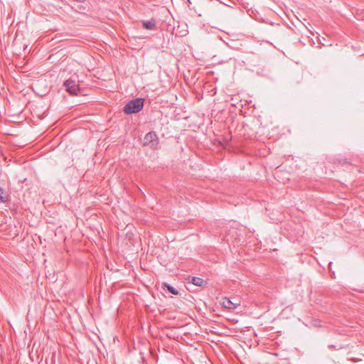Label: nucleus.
<instances>
[{"mask_svg": "<svg viewBox=\"0 0 364 364\" xmlns=\"http://www.w3.org/2000/svg\"><path fill=\"white\" fill-rule=\"evenodd\" d=\"M144 107V99L136 98L127 102L124 107L125 114L137 113L142 109Z\"/></svg>", "mask_w": 364, "mask_h": 364, "instance_id": "1", "label": "nucleus"}, {"mask_svg": "<svg viewBox=\"0 0 364 364\" xmlns=\"http://www.w3.org/2000/svg\"><path fill=\"white\" fill-rule=\"evenodd\" d=\"M220 304L224 308L233 310L240 305V301L235 297L232 299L223 297Z\"/></svg>", "mask_w": 364, "mask_h": 364, "instance_id": "2", "label": "nucleus"}, {"mask_svg": "<svg viewBox=\"0 0 364 364\" xmlns=\"http://www.w3.org/2000/svg\"><path fill=\"white\" fill-rule=\"evenodd\" d=\"M64 86L68 92L72 95H77L80 90L79 85L72 79H68L64 82Z\"/></svg>", "mask_w": 364, "mask_h": 364, "instance_id": "3", "label": "nucleus"}, {"mask_svg": "<svg viewBox=\"0 0 364 364\" xmlns=\"http://www.w3.org/2000/svg\"><path fill=\"white\" fill-rule=\"evenodd\" d=\"M157 136L155 132H150L147 133L144 139V146H151L152 148H156L158 144L157 141Z\"/></svg>", "mask_w": 364, "mask_h": 364, "instance_id": "4", "label": "nucleus"}, {"mask_svg": "<svg viewBox=\"0 0 364 364\" xmlns=\"http://www.w3.org/2000/svg\"><path fill=\"white\" fill-rule=\"evenodd\" d=\"M143 28L147 30H154L156 28V21L154 18L141 21Z\"/></svg>", "mask_w": 364, "mask_h": 364, "instance_id": "5", "label": "nucleus"}, {"mask_svg": "<svg viewBox=\"0 0 364 364\" xmlns=\"http://www.w3.org/2000/svg\"><path fill=\"white\" fill-rule=\"evenodd\" d=\"M9 200V195L6 193L4 188H0V203H4Z\"/></svg>", "mask_w": 364, "mask_h": 364, "instance_id": "6", "label": "nucleus"}, {"mask_svg": "<svg viewBox=\"0 0 364 364\" xmlns=\"http://www.w3.org/2000/svg\"><path fill=\"white\" fill-rule=\"evenodd\" d=\"M191 282L196 286L202 287L204 283V280L200 277H193Z\"/></svg>", "mask_w": 364, "mask_h": 364, "instance_id": "7", "label": "nucleus"}, {"mask_svg": "<svg viewBox=\"0 0 364 364\" xmlns=\"http://www.w3.org/2000/svg\"><path fill=\"white\" fill-rule=\"evenodd\" d=\"M164 287L167 288V289L171 292V294L174 295H177L178 294V291L172 286L168 284L167 283L164 284Z\"/></svg>", "mask_w": 364, "mask_h": 364, "instance_id": "8", "label": "nucleus"}, {"mask_svg": "<svg viewBox=\"0 0 364 364\" xmlns=\"http://www.w3.org/2000/svg\"><path fill=\"white\" fill-rule=\"evenodd\" d=\"M343 162L344 164H348V161H347V159H343Z\"/></svg>", "mask_w": 364, "mask_h": 364, "instance_id": "9", "label": "nucleus"}]
</instances>
